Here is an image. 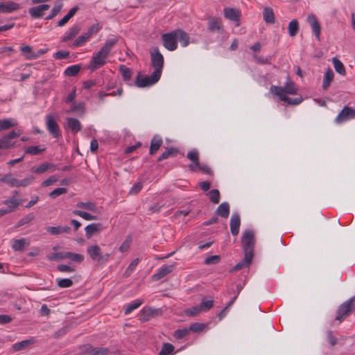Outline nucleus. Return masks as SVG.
I'll list each match as a JSON object with an SVG mask.
<instances>
[{
  "mask_svg": "<svg viewBox=\"0 0 355 355\" xmlns=\"http://www.w3.org/2000/svg\"><path fill=\"white\" fill-rule=\"evenodd\" d=\"M63 3L61 0L56 1L54 6L53 7L50 15H49L45 19L50 20L54 18L62 10Z\"/></svg>",
  "mask_w": 355,
  "mask_h": 355,
  "instance_id": "obj_33",
  "label": "nucleus"
},
{
  "mask_svg": "<svg viewBox=\"0 0 355 355\" xmlns=\"http://www.w3.org/2000/svg\"><path fill=\"white\" fill-rule=\"evenodd\" d=\"M28 244L26 239H15L12 243V248L15 251H23Z\"/></svg>",
  "mask_w": 355,
  "mask_h": 355,
  "instance_id": "obj_35",
  "label": "nucleus"
},
{
  "mask_svg": "<svg viewBox=\"0 0 355 355\" xmlns=\"http://www.w3.org/2000/svg\"><path fill=\"white\" fill-rule=\"evenodd\" d=\"M15 125L16 123L13 121V119H6L0 120V131L8 130Z\"/></svg>",
  "mask_w": 355,
  "mask_h": 355,
  "instance_id": "obj_41",
  "label": "nucleus"
},
{
  "mask_svg": "<svg viewBox=\"0 0 355 355\" xmlns=\"http://www.w3.org/2000/svg\"><path fill=\"white\" fill-rule=\"evenodd\" d=\"M87 252L92 260L98 262V259L101 254V249L97 245H92L87 248Z\"/></svg>",
  "mask_w": 355,
  "mask_h": 355,
  "instance_id": "obj_23",
  "label": "nucleus"
},
{
  "mask_svg": "<svg viewBox=\"0 0 355 355\" xmlns=\"http://www.w3.org/2000/svg\"><path fill=\"white\" fill-rule=\"evenodd\" d=\"M230 231L232 235L236 236L239 233L241 218L239 214H233L230 218Z\"/></svg>",
  "mask_w": 355,
  "mask_h": 355,
  "instance_id": "obj_15",
  "label": "nucleus"
},
{
  "mask_svg": "<svg viewBox=\"0 0 355 355\" xmlns=\"http://www.w3.org/2000/svg\"><path fill=\"white\" fill-rule=\"evenodd\" d=\"M109 349L106 347L94 348L93 355H107Z\"/></svg>",
  "mask_w": 355,
  "mask_h": 355,
  "instance_id": "obj_64",
  "label": "nucleus"
},
{
  "mask_svg": "<svg viewBox=\"0 0 355 355\" xmlns=\"http://www.w3.org/2000/svg\"><path fill=\"white\" fill-rule=\"evenodd\" d=\"M119 71L121 73L124 81H128L132 77V71L124 65H121Z\"/></svg>",
  "mask_w": 355,
  "mask_h": 355,
  "instance_id": "obj_45",
  "label": "nucleus"
},
{
  "mask_svg": "<svg viewBox=\"0 0 355 355\" xmlns=\"http://www.w3.org/2000/svg\"><path fill=\"white\" fill-rule=\"evenodd\" d=\"M21 135V132L18 130H12L4 135L0 139V150H7L12 148L15 142L12 141V139L18 137Z\"/></svg>",
  "mask_w": 355,
  "mask_h": 355,
  "instance_id": "obj_8",
  "label": "nucleus"
},
{
  "mask_svg": "<svg viewBox=\"0 0 355 355\" xmlns=\"http://www.w3.org/2000/svg\"><path fill=\"white\" fill-rule=\"evenodd\" d=\"M35 219V215L33 213H30L23 218H21L15 225V228H19L26 224L29 223Z\"/></svg>",
  "mask_w": 355,
  "mask_h": 355,
  "instance_id": "obj_36",
  "label": "nucleus"
},
{
  "mask_svg": "<svg viewBox=\"0 0 355 355\" xmlns=\"http://www.w3.org/2000/svg\"><path fill=\"white\" fill-rule=\"evenodd\" d=\"M57 284L60 288H69L73 285V281L69 278L57 279Z\"/></svg>",
  "mask_w": 355,
  "mask_h": 355,
  "instance_id": "obj_56",
  "label": "nucleus"
},
{
  "mask_svg": "<svg viewBox=\"0 0 355 355\" xmlns=\"http://www.w3.org/2000/svg\"><path fill=\"white\" fill-rule=\"evenodd\" d=\"M241 243L244 254L254 256V234L252 230H246L243 233Z\"/></svg>",
  "mask_w": 355,
  "mask_h": 355,
  "instance_id": "obj_3",
  "label": "nucleus"
},
{
  "mask_svg": "<svg viewBox=\"0 0 355 355\" xmlns=\"http://www.w3.org/2000/svg\"><path fill=\"white\" fill-rule=\"evenodd\" d=\"M105 63L106 60L101 56H98V55L96 53L94 55L89 62V69H90L92 71H94L103 67Z\"/></svg>",
  "mask_w": 355,
  "mask_h": 355,
  "instance_id": "obj_18",
  "label": "nucleus"
},
{
  "mask_svg": "<svg viewBox=\"0 0 355 355\" xmlns=\"http://www.w3.org/2000/svg\"><path fill=\"white\" fill-rule=\"evenodd\" d=\"M157 72H153L150 76H143L140 72L138 73L135 84L137 87L144 88L151 86L159 81L160 76H157Z\"/></svg>",
  "mask_w": 355,
  "mask_h": 355,
  "instance_id": "obj_5",
  "label": "nucleus"
},
{
  "mask_svg": "<svg viewBox=\"0 0 355 355\" xmlns=\"http://www.w3.org/2000/svg\"><path fill=\"white\" fill-rule=\"evenodd\" d=\"M353 119H355V109L345 105L336 117L335 123L339 124Z\"/></svg>",
  "mask_w": 355,
  "mask_h": 355,
  "instance_id": "obj_9",
  "label": "nucleus"
},
{
  "mask_svg": "<svg viewBox=\"0 0 355 355\" xmlns=\"http://www.w3.org/2000/svg\"><path fill=\"white\" fill-rule=\"evenodd\" d=\"M230 205L227 202H222L216 209L215 214L222 218H227L230 215Z\"/></svg>",
  "mask_w": 355,
  "mask_h": 355,
  "instance_id": "obj_24",
  "label": "nucleus"
},
{
  "mask_svg": "<svg viewBox=\"0 0 355 355\" xmlns=\"http://www.w3.org/2000/svg\"><path fill=\"white\" fill-rule=\"evenodd\" d=\"M81 69V67L80 65L79 64H74V65H72V66H70L69 67H67L64 73L65 76H76L78 72L80 71Z\"/></svg>",
  "mask_w": 355,
  "mask_h": 355,
  "instance_id": "obj_40",
  "label": "nucleus"
},
{
  "mask_svg": "<svg viewBox=\"0 0 355 355\" xmlns=\"http://www.w3.org/2000/svg\"><path fill=\"white\" fill-rule=\"evenodd\" d=\"M67 127L73 132L76 133L81 130L82 125L80 122L75 118L68 117L67 119Z\"/></svg>",
  "mask_w": 355,
  "mask_h": 355,
  "instance_id": "obj_26",
  "label": "nucleus"
},
{
  "mask_svg": "<svg viewBox=\"0 0 355 355\" xmlns=\"http://www.w3.org/2000/svg\"><path fill=\"white\" fill-rule=\"evenodd\" d=\"M205 328V324L203 323L194 322L191 324L189 327V331H191L193 332H201Z\"/></svg>",
  "mask_w": 355,
  "mask_h": 355,
  "instance_id": "obj_57",
  "label": "nucleus"
},
{
  "mask_svg": "<svg viewBox=\"0 0 355 355\" xmlns=\"http://www.w3.org/2000/svg\"><path fill=\"white\" fill-rule=\"evenodd\" d=\"M46 231L52 235H57L62 233H69L71 227L69 226L48 227Z\"/></svg>",
  "mask_w": 355,
  "mask_h": 355,
  "instance_id": "obj_32",
  "label": "nucleus"
},
{
  "mask_svg": "<svg viewBox=\"0 0 355 355\" xmlns=\"http://www.w3.org/2000/svg\"><path fill=\"white\" fill-rule=\"evenodd\" d=\"M213 305L214 301L212 300H207L206 297H203L199 306L202 311H207L212 308Z\"/></svg>",
  "mask_w": 355,
  "mask_h": 355,
  "instance_id": "obj_43",
  "label": "nucleus"
},
{
  "mask_svg": "<svg viewBox=\"0 0 355 355\" xmlns=\"http://www.w3.org/2000/svg\"><path fill=\"white\" fill-rule=\"evenodd\" d=\"M177 41L180 42L183 47L187 46L190 43V37L187 33L182 29H176Z\"/></svg>",
  "mask_w": 355,
  "mask_h": 355,
  "instance_id": "obj_22",
  "label": "nucleus"
},
{
  "mask_svg": "<svg viewBox=\"0 0 355 355\" xmlns=\"http://www.w3.org/2000/svg\"><path fill=\"white\" fill-rule=\"evenodd\" d=\"M207 195L209 196L210 201L214 204H218L220 202V192L218 189L211 190Z\"/></svg>",
  "mask_w": 355,
  "mask_h": 355,
  "instance_id": "obj_46",
  "label": "nucleus"
},
{
  "mask_svg": "<svg viewBox=\"0 0 355 355\" xmlns=\"http://www.w3.org/2000/svg\"><path fill=\"white\" fill-rule=\"evenodd\" d=\"M103 229V225L101 223L89 224L85 228V236L87 239H90L94 234L100 233Z\"/></svg>",
  "mask_w": 355,
  "mask_h": 355,
  "instance_id": "obj_16",
  "label": "nucleus"
},
{
  "mask_svg": "<svg viewBox=\"0 0 355 355\" xmlns=\"http://www.w3.org/2000/svg\"><path fill=\"white\" fill-rule=\"evenodd\" d=\"M31 343H33V340H24L21 341V342L15 343L13 345V349L15 351H19V350H21V349L26 348L28 345H30Z\"/></svg>",
  "mask_w": 355,
  "mask_h": 355,
  "instance_id": "obj_53",
  "label": "nucleus"
},
{
  "mask_svg": "<svg viewBox=\"0 0 355 355\" xmlns=\"http://www.w3.org/2000/svg\"><path fill=\"white\" fill-rule=\"evenodd\" d=\"M270 92L280 98V96H282V95L296 94L297 89L295 83L288 79L284 87L272 85L270 88Z\"/></svg>",
  "mask_w": 355,
  "mask_h": 355,
  "instance_id": "obj_2",
  "label": "nucleus"
},
{
  "mask_svg": "<svg viewBox=\"0 0 355 355\" xmlns=\"http://www.w3.org/2000/svg\"><path fill=\"white\" fill-rule=\"evenodd\" d=\"M245 257L243 259H241L239 262H238L231 270L230 272L237 271L241 270L244 268L248 267L251 263L253 258L252 255L244 254Z\"/></svg>",
  "mask_w": 355,
  "mask_h": 355,
  "instance_id": "obj_17",
  "label": "nucleus"
},
{
  "mask_svg": "<svg viewBox=\"0 0 355 355\" xmlns=\"http://www.w3.org/2000/svg\"><path fill=\"white\" fill-rule=\"evenodd\" d=\"M80 28L78 25L73 26L62 38V42H66L73 39L80 32Z\"/></svg>",
  "mask_w": 355,
  "mask_h": 355,
  "instance_id": "obj_31",
  "label": "nucleus"
},
{
  "mask_svg": "<svg viewBox=\"0 0 355 355\" xmlns=\"http://www.w3.org/2000/svg\"><path fill=\"white\" fill-rule=\"evenodd\" d=\"M117 42L118 38L116 37L107 40L103 46L96 53V54L106 60L112 47L117 43Z\"/></svg>",
  "mask_w": 355,
  "mask_h": 355,
  "instance_id": "obj_11",
  "label": "nucleus"
},
{
  "mask_svg": "<svg viewBox=\"0 0 355 355\" xmlns=\"http://www.w3.org/2000/svg\"><path fill=\"white\" fill-rule=\"evenodd\" d=\"M220 261V257L219 255H213L208 257L205 259L204 263L206 265H214L218 263Z\"/></svg>",
  "mask_w": 355,
  "mask_h": 355,
  "instance_id": "obj_59",
  "label": "nucleus"
},
{
  "mask_svg": "<svg viewBox=\"0 0 355 355\" xmlns=\"http://www.w3.org/2000/svg\"><path fill=\"white\" fill-rule=\"evenodd\" d=\"M45 150L44 147L41 146H30L26 148L25 153L32 155H38Z\"/></svg>",
  "mask_w": 355,
  "mask_h": 355,
  "instance_id": "obj_48",
  "label": "nucleus"
},
{
  "mask_svg": "<svg viewBox=\"0 0 355 355\" xmlns=\"http://www.w3.org/2000/svg\"><path fill=\"white\" fill-rule=\"evenodd\" d=\"M280 100L287 103L288 105H297L302 102L303 98L302 97L291 98L286 95H282V96H280Z\"/></svg>",
  "mask_w": 355,
  "mask_h": 355,
  "instance_id": "obj_42",
  "label": "nucleus"
},
{
  "mask_svg": "<svg viewBox=\"0 0 355 355\" xmlns=\"http://www.w3.org/2000/svg\"><path fill=\"white\" fill-rule=\"evenodd\" d=\"M263 20L266 23L273 24L275 22V14L272 9L270 7H266L263 10Z\"/></svg>",
  "mask_w": 355,
  "mask_h": 355,
  "instance_id": "obj_30",
  "label": "nucleus"
},
{
  "mask_svg": "<svg viewBox=\"0 0 355 355\" xmlns=\"http://www.w3.org/2000/svg\"><path fill=\"white\" fill-rule=\"evenodd\" d=\"M89 38V37L87 35V34L85 33L81 35H80L74 42L73 45L74 46H80L83 45L87 40Z\"/></svg>",
  "mask_w": 355,
  "mask_h": 355,
  "instance_id": "obj_54",
  "label": "nucleus"
},
{
  "mask_svg": "<svg viewBox=\"0 0 355 355\" xmlns=\"http://www.w3.org/2000/svg\"><path fill=\"white\" fill-rule=\"evenodd\" d=\"M0 181L8 184L11 187H19V180L14 178L11 173L2 176Z\"/></svg>",
  "mask_w": 355,
  "mask_h": 355,
  "instance_id": "obj_29",
  "label": "nucleus"
},
{
  "mask_svg": "<svg viewBox=\"0 0 355 355\" xmlns=\"http://www.w3.org/2000/svg\"><path fill=\"white\" fill-rule=\"evenodd\" d=\"M3 204L8 205L7 209H4L7 211V214L12 212L16 209L20 204L21 200L16 199L14 196L10 197L8 199L3 201Z\"/></svg>",
  "mask_w": 355,
  "mask_h": 355,
  "instance_id": "obj_28",
  "label": "nucleus"
},
{
  "mask_svg": "<svg viewBox=\"0 0 355 355\" xmlns=\"http://www.w3.org/2000/svg\"><path fill=\"white\" fill-rule=\"evenodd\" d=\"M19 8V5L13 1L0 2V12L10 13Z\"/></svg>",
  "mask_w": 355,
  "mask_h": 355,
  "instance_id": "obj_19",
  "label": "nucleus"
},
{
  "mask_svg": "<svg viewBox=\"0 0 355 355\" xmlns=\"http://www.w3.org/2000/svg\"><path fill=\"white\" fill-rule=\"evenodd\" d=\"M64 255V253L63 252L52 253L47 256V259L51 261H60L63 259H65V257Z\"/></svg>",
  "mask_w": 355,
  "mask_h": 355,
  "instance_id": "obj_63",
  "label": "nucleus"
},
{
  "mask_svg": "<svg viewBox=\"0 0 355 355\" xmlns=\"http://www.w3.org/2000/svg\"><path fill=\"white\" fill-rule=\"evenodd\" d=\"M65 259H69L76 263H81L84 261V256L80 254L73 253L71 252H64Z\"/></svg>",
  "mask_w": 355,
  "mask_h": 355,
  "instance_id": "obj_37",
  "label": "nucleus"
},
{
  "mask_svg": "<svg viewBox=\"0 0 355 355\" xmlns=\"http://www.w3.org/2000/svg\"><path fill=\"white\" fill-rule=\"evenodd\" d=\"M307 21L309 23L315 37L318 40H320L321 27L316 17L313 14L309 15L307 17Z\"/></svg>",
  "mask_w": 355,
  "mask_h": 355,
  "instance_id": "obj_14",
  "label": "nucleus"
},
{
  "mask_svg": "<svg viewBox=\"0 0 355 355\" xmlns=\"http://www.w3.org/2000/svg\"><path fill=\"white\" fill-rule=\"evenodd\" d=\"M84 108H85V103H79L78 104L73 103L71 105L70 112H80L83 114L84 112ZM67 112H69V111H67Z\"/></svg>",
  "mask_w": 355,
  "mask_h": 355,
  "instance_id": "obj_62",
  "label": "nucleus"
},
{
  "mask_svg": "<svg viewBox=\"0 0 355 355\" xmlns=\"http://www.w3.org/2000/svg\"><path fill=\"white\" fill-rule=\"evenodd\" d=\"M201 309L200 306H193L191 309H187L185 313L187 316L193 317L200 313Z\"/></svg>",
  "mask_w": 355,
  "mask_h": 355,
  "instance_id": "obj_61",
  "label": "nucleus"
},
{
  "mask_svg": "<svg viewBox=\"0 0 355 355\" xmlns=\"http://www.w3.org/2000/svg\"><path fill=\"white\" fill-rule=\"evenodd\" d=\"M355 310V295L341 304L336 312L335 320L342 322Z\"/></svg>",
  "mask_w": 355,
  "mask_h": 355,
  "instance_id": "obj_1",
  "label": "nucleus"
},
{
  "mask_svg": "<svg viewBox=\"0 0 355 355\" xmlns=\"http://www.w3.org/2000/svg\"><path fill=\"white\" fill-rule=\"evenodd\" d=\"M76 206L79 208L85 209L89 211H95L96 209V204L92 202H78Z\"/></svg>",
  "mask_w": 355,
  "mask_h": 355,
  "instance_id": "obj_51",
  "label": "nucleus"
},
{
  "mask_svg": "<svg viewBox=\"0 0 355 355\" xmlns=\"http://www.w3.org/2000/svg\"><path fill=\"white\" fill-rule=\"evenodd\" d=\"M142 303H143L142 300H137L134 301L133 302H132L131 304H128L125 309V311H124L125 314L128 315V314L130 313L133 310H135V309H137L139 306H140Z\"/></svg>",
  "mask_w": 355,
  "mask_h": 355,
  "instance_id": "obj_47",
  "label": "nucleus"
},
{
  "mask_svg": "<svg viewBox=\"0 0 355 355\" xmlns=\"http://www.w3.org/2000/svg\"><path fill=\"white\" fill-rule=\"evenodd\" d=\"M161 38L163 42V46L167 50L173 51L178 48L177 35L175 30L162 34L161 35Z\"/></svg>",
  "mask_w": 355,
  "mask_h": 355,
  "instance_id": "obj_6",
  "label": "nucleus"
},
{
  "mask_svg": "<svg viewBox=\"0 0 355 355\" xmlns=\"http://www.w3.org/2000/svg\"><path fill=\"white\" fill-rule=\"evenodd\" d=\"M189 334V329L184 328V329H179L175 331L174 332V337L176 339H182Z\"/></svg>",
  "mask_w": 355,
  "mask_h": 355,
  "instance_id": "obj_55",
  "label": "nucleus"
},
{
  "mask_svg": "<svg viewBox=\"0 0 355 355\" xmlns=\"http://www.w3.org/2000/svg\"><path fill=\"white\" fill-rule=\"evenodd\" d=\"M150 54L151 57V65L155 68L153 72H157V76L161 77L164 67V57L157 46H154L150 51Z\"/></svg>",
  "mask_w": 355,
  "mask_h": 355,
  "instance_id": "obj_4",
  "label": "nucleus"
},
{
  "mask_svg": "<svg viewBox=\"0 0 355 355\" xmlns=\"http://www.w3.org/2000/svg\"><path fill=\"white\" fill-rule=\"evenodd\" d=\"M173 266H164L162 268H160L158 270V272L155 274H154L152 277L154 281H158L160 279L163 278L170 272H171L173 270Z\"/></svg>",
  "mask_w": 355,
  "mask_h": 355,
  "instance_id": "obj_21",
  "label": "nucleus"
},
{
  "mask_svg": "<svg viewBox=\"0 0 355 355\" xmlns=\"http://www.w3.org/2000/svg\"><path fill=\"white\" fill-rule=\"evenodd\" d=\"M162 144L163 140L159 136H154L150 141L149 154H155L157 151L159 150V148L162 146Z\"/></svg>",
  "mask_w": 355,
  "mask_h": 355,
  "instance_id": "obj_25",
  "label": "nucleus"
},
{
  "mask_svg": "<svg viewBox=\"0 0 355 355\" xmlns=\"http://www.w3.org/2000/svg\"><path fill=\"white\" fill-rule=\"evenodd\" d=\"M178 150L175 148L171 147L164 151L157 159V162H162L168 159L169 157H174L178 153Z\"/></svg>",
  "mask_w": 355,
  "mask_h": 355,
  "instance_id": "obj_34",
  "label": "nucleus"
},
{
  "mask_svg": "<svg viewBox=\"0 0 355 355\" xmlns=\"http://www.w3.org/2000/svg\"><path fill=\"white\" fill-rule=\"evenodd\" d=\"M46 125L49 132L53 138L58 139L61 137L60 127L53 116L51 114L46 116Z\"/></svg>",
  "mask_w": 355,
  "mask_h": 355,
  "instance_id": "obj_7",
  "label": "nucleus"
},
{
  "mask_svg": "<svg viewBox=\"0 0 355 355\" xmlns=\"http://www.w3.org/2000/svg\"><path fill=\"white\" fill-rule=\"evenodd\" d=\"M187 158L196 164V166H199V156L198 151L196 149H193L189 151L187 155Z\"/></svg>",
  "mask_w": 355,
  "mask_h": 355,
  "instance_id": "obj_50",
  "label": "nucleus"
},
{
  "mask_svg": "<svg viewBox=\"0 0 355 355\" xmlns=\"http://www.w3.org/2000/svg\"><path fill=\"white\" fill-rule=\"evenodd\" d=\"M69 331V326L62 327L61 329H60L58 331H55L53 334V338L55 339H58L59 338L64 336Z\"/></svg>",
  "mask_w": 355,
  "mask_h": 355,
  "instance_id": "obj_60",
  "label": "nucleus"
},
{
  "mask_svg": "<svg viewBox=\"0 0 355 355\" xmlns=\"http://www.w3.org/2000/svg\"><path fill=\"white\" fill-rule=\"evenodd\" d=\"M224 16L225 18L230 21L237 22L236 26H239V20L241 17V12L239 10L233 8H224Z\"/></svg>",
  "mask_w": 355,
  "mask_h": 355,
  "instance_id": "obj_13",
  "label": "nucleus"
},
{
  "mask_svg": "<svg viewBox=\"0 0 355 355\" xmlns=\"http://www.w3.org/2000/svg\"><path fill=\"white\" fill-rule=\"evenodd\" d=\"M334 71H332V69L331 68H328L324 73L323 80H322V89L324 90H327L329 87L331 82L334 80Z\"/></svg>",
  "mask_w": 355,
  "mask_h": 355,
  "instance_id": "obj_27",
  "label": "nucleus"
},
{
  "mask_svg": "<svg viewBox=\"0 0 355 355\" xmlns=\"http://www.w3.org/2000/svg\"><path fill=\"white\" fill-rule=\"evenodd\" d=\"M163 313L162 309H155L153 307H144L140 314L139 320L143 322L150 320L151 318L160 316Z\"/></svg>",
  "mask_w": 355,
  "mask_h": 355,
  "instance_id": "obj_10",
  "label": "nucleus"
},
{
  "mask_svg": "<svg viewBox=\"0 0 355 355\" xmlns=\"http://www.w3.org/2000/svg\"><path fill=\"white\" fill-rule=\"evenodd\" d=\"M80 352L77 355H93L94 347L91 345H85L80 347Z\"/></svg>",
  "mask_w": 355,
  "mask_h": 355,
  "instance_id": "obj_52",
  "label": "nucleus"
},
{
  "mask_svg": "<svg viewBox=\"0 0 355 355\" xmlns=\"http://www.w3.org/2000/svg\"><path fill=\"white\" fill-rule=\"evenodd\" d=\"M288 33L291 37H295L299 31V23L297 19H293L288 26Z\"/></svg>",
  "mask_w": 355,
  "mask_h": 355,
  "instance_id": "obj_38",
  "label": "nucleus"
},
{
  "mask_svg": "<svg viewBox=\"0 0 355 355\" xmlns=\"http://www.w3.org/2000/svg\"><path fill=\"white\" fill-rule=\"evenodd\" d=\"M67 192V189H66V188H64V187L57 188V189H54L53 191H52L49 193V196L51 198L55 199L58 196H59L62 194L66 193Z\"/></svg>",
  "mask_w": 355,
  "mask_h": 355,
  "instance_id": "obj_58",
  "label": "nucleus"
},
{
  "mask_svg": "<svg viewBox=\"0 0 355 355\" xmlns=\"http://www.w3.org/2000/svg\"><path fill=\"white\" fill-rule=\"evenodd\" d=\"M332 62L336 71L342 76H345L346 71L344 64L336 58H334Z\"/></svg>",
  "mask_w": 355,
  "mask_h": 355,
  "instance_id": "obj_39",
  "label": "nucleus"
},
{
  "mask_svg": "<svg viewBox=\"0 0 355 355\" xmlns=\"http://www.w3.org/2000/svg\"><path fill=\"white\" fill-rule=\"evenodd\" d=\"M174 346L170 343H164L158 355H171L174 351Z\"/></svg>",
  "mask_w": 355,
  "mask_h": 355,
  "instance_id": "obj_44",
  "label": "nucleus"
},
{
  "mask_svg": "<svg viewBox=\"0 0 355 355\" xmlns=\"http://www.w3.org/2000/svg\"><path fill=\"white\" fill-rule=\"evenodd\" d=\"M73 214L74 215L80 216L81 218H84L85 220H96V216L92 215L89 213H87V212L83 211H80V210H74L73 211Z\"/></svg>",
  "mask_w": 355,
  "mask_h": 355,
  "instance_id": "obj_49",
  "label": "nucleus"
},
{
  "mask_svg": "<svg viewBox=\"0 0 355 355\" xmlns=\"http://www.w3.org/2000/svg\"><path fill=\"white\" fill-rule=\"evenodd\" d=\"M209 30L211 32H220L223 30L222 21L220 18L211 17L208 21Z\"/></svg>",
  "mask_w": 355,
  "mask_h": 355,
  "instance_id": "obj_20",
  "label": "nucleus"
},
{
  "mask_svg": "<svg viewBox=\"0 0 355 355\" xmlns=\"http://www.w3.org/2000/svg\"><path fill=\"white\" fill-rule=\"evenodd\" d=\"M50 6L49 4H41L37 6L32 7L29 8L28 12L30 15L34 18H40L44 16V11L49 10Z\"/></svg>",
  "mask_w": 355,
  "mask_h": 355,
  "instance_id": "obj_12",
  "label": "nucleus"
}]
</instances>
